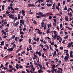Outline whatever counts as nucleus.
Returning <instances> with one entry per match:
<instances>
[{
  "mask_svg": "<svg viewBox=\"0 0 73 73\" xmlns=\"http://www.w3.org/2000/svg\"><path fill=\"white\" fill-rule=\"evenodd\" d=\"M52 17H51V16H50L49 17V19H50V20H51V19H52Z\"/></svg>",
  "mask_w": 73,
  "mask_h": 73,
  "instance_id": "58",
  "label": "nucleus"
},
{
  "mask_svg": "<svg viewBox=\"0 0 73 73\" xmlns=\"http://www.w3.org/2000/svg\"><path fill=\"white\" fill-rule=\"evenodd\" d=\"M12 70L11 69V70H9L8 71L9 72H12Z\"/></svg>",
  "mask_w": 73,
  "mask_h": 73,
  "instance_id": "55",
  "label": "nucleus"
},
{
  "mask_svg": "<svg viewBox=\"0 0 73 73\" xmlns=\"http://www.w3.org/2000/svg\"><path fill=\"white\" fill-rule=\"evenodd\" d=\"M41 17H46V15L45 14L41 15Z\"/></svg>",
  "mask_w": 73,
  "mask_h": 73,
  "instance_id": "10",
  "label": "nucleus"
},
{
  "mask_svg": "<svg viewBox=\"0 0 73 73\" xmlns=\"http://www.w3.org/2000/svg\"><path fill=\"white\" fill-rule=\"evenodd\" d=\"M62 24H60V28H62Z\"/></svg>",
  "mask_w": 73,
  "mask_h": 73,
  "instance_id": "59",
  "label": "nucleus"
},
{
  "mask_svg": "<svg viewBox=\"0 0 73 73\" xmlns=\"http://www.w3.org/2000/svg\"><path fill=\"white\" fill-rule=\"evenodd\" d=\"M10 7H12V6H13V4L12 3L10 4L9 5Z\"/></svg>",
  "mask_w": 73,
  "mask_h": 73,
  "instance_id": "27",
  "label": "nucleus"
},
{
  "mask_svg": "<svg viewBox=\"0 0 73 73\" xmlns=\"http://www.w3.org/2000/svg\"><path fill=\"white\" fill-rule=\"evenodd\" d=\"M54 46L56 47V48H57V44H55L54 45Z\"/></svg>",
  "mask_w": 73,
  "mask_h": 73,
  "instance_id": "60",
  "label": "nucleus"
},
{
  "mask_svg": "<svg viewBox=\"0 0 73 73\" xmlns=\"http://www.w3.org/2000/svg\"><path fill=\"white\" fill-rule=\"evenodd\" d=\"M26 71H27V72H28V73H30V72L29 71V70L26 69Z\"/></svg>",
  "mask_w": 73,
  "mask_h": 73,
  "instance_id": "36",
  "label": "nucleus"
},
{
  "mask_svg": "<svg viewBox=\"0 0 73 73\" xmlns=\"http://www.w3.org/2000/svg\"><path fill=\"white\" fill-rule=\"evenodd\" d=\"M41 16H36V18H37V19H38V18H41Z\"/></svg>",
  "mask_w": 73,
  "mask_h": 73,
  "instance_id": "18",
  "label": "nucleus"
},
{
  "mask_svg": "<svg viewBox=\"0 0 73 73\" xmlns=\"http://www.w3.org/2000/svg\"><path fill=\"white\" fill-rule=\"evenodd\" d=\"M56 8L57 9H58V11H59L60 10V8L58 7V6H56Z\"/></svg>",
  "mask_w": 73,
  "mask_h": 73,
  "instance_id": "20",
  "label": "nucleus"
},
{
  "mask_svg": "<svg viewBox=\"0 0 73 73\" xmlns=\"http://www.w3.org/2000/svg\"><path fill=\"white\" fill-rule=\"evenodd\" d=\"M32 70H33V72L34 71H35V67H33V68H32Z\"/></svg>",
  "mask_w": 73,
  "mask_h": 73,
  "instance_id": "23",
  "label": "nucleus"
},
{
  "mask_svg": "<svg viewBox=\"0 0 73 73\" xmlns=\"http://www.w3.org/2000/svg\"><path fill=\"white\" fill-rule=\"evenodd\" d=\"M45 46L47 47V49H49V47L48 45H47L46 44Z\"/></svg>",
  "mask_w": 73,
  "mask_h": 73,
  "instance_id": "6",
  "label": "nucleus"
},
{
  "mask_svg": "<svg viewBox=\"0 0 73 73\" xmlns=\"http://www.w3.org/2000/svg\"><path fill=\"white\" fill-rule=\"evenodd\" d=\"M1 73H5V72H4V71H1Z\"/></svg>",
  "mask_w": 73,
  "mask_h": 73,
  "instance_id": "64",
  "label": "nucleus"
},
{
  "mask_svg": "<svg viewBox=\"0 0 73 73\" xmlns=\"http://www.w3.org/2000/svg\"><path fill=\"white\" fill-rule=\"evenodd\" d=\"M72 44H73V42H72L71 43L68 44V45H69L70 46L72 45Z\"/></svg>",
  "mask_w": 73,
  "mask_h": 73,
  "instance_id": "8",
  "label": "nucleus"
},
{
  "mask_svg": "<svg viewBox=\"0 0 73 73\" xmlns=\"http://www.w3.org/2000/svg\"><path fill=\"white\" fill-rule=\"evenodd\" d=\"M14 16V15H13L11 14V15L9 16V18H12V17H13Z\"/></svg>",
  "mask_w": 73,
  "mask_h": 73,
  "instance_id": "7",
  "label": "nucleus"
},
{
  "mask_svg": "<svg viewBox=\"0 0 73 73\" xmlns=\"http://www.w3.org/2000/svg\"><path fill=\"white\" fill-rule=\"evenodd\" d=\"M66 28H68L70 30H72V28H70L69 27H66Z\"/></svg>",
  "mask_w": 73,
  "mask_h": 73,
  "instance_id": "17",
  "label": "nucleus"
},
{
  "mask_svg": "<svg viewBox=\"0 0 73 73\" xmlns=\"http://www.w3.org/2000/svg\"><path fill=\"white\" fill-rule=\"evenodd\" d=\"M14 9L15 10H19V9L17 8V7H16Z\"/></svg>",
  "mask_w": 73,
  "mask_h": 73,
  "instance_id": "39",
  "label": "nucleus"
},
{
  "mask_svg": "<svg viewBox=\"0 0 73 73\" xmlns=\"http://www.w3.org/2000/svg\"><path fill=\"white\" fill-rule=\"evenodd\" d=\"M50 48L51 50H53V48H52V46H51V45H50Z\"/></svg>",
  "mask_w": 73,
  "mask_h": 73,
  "instance_id": "14",
  "label": "nucleus"
},
{
  "mask_svg": "<svg viewBox=\"0 0 73 73\" xmlns=\"http://www.w3.org/2000/svg\"><path fill=\"white\" fill-rule=\"evenodd\" d=\"M9 66L10 69H11V68H12V66H11V65H9Z\"/></svg>",
  "mask_w": 73,
  "mask_h": 73,
  "instance_id": "34",
  "label": "nucleus"
},
{
  "mask_svg": "<svg viewBox=\"0 0 73 73\" xmlns=\"http://www.w3.org/2000/svg\"><path fill=\"white\" fill-rule=\"evenodd\" d=\"M35 65H37V66H38V64L37 63L35 62Z\"/></svg>",
  "mask_w": 73,
  "mask_h": 73,
  "instance_id": "50",
  "label": "nucleus"
},
{
  "mask_svg": "<svg viewBox=\"0 0 73 73\" xmlns=\"http://www.w3.org/2000/svg\"><path fill=\"white\" fill-rule=\"evenodd\" d=\"M64 10H67V7L66 6H65Z\"/></svg>",
  "mask_w": 73,
  "mask_h": 73,
  "instance_id": "30",
  "label": "nucleus"
},
{
  "mask_svg": "<svg viewBox=\"0 0 73 73\" xmlns=\"http://www.w3.org/2000/svg\"><path fill=\"white\" fill-rule=\"evenodd\" d=\"M14 19L15 20H17V17H15Z\"/></svg>",
  "mask_w": 73,
  "mask_h": 73,
  "instance_id": "42",
  "label": "nucleus"
},
{
  "mask_svg": "<svg viewBox=\"0 0 73 73\" xmlns=\"http://www.w3.org/2000/svg\"><path fill=\"white\" fill-rule=\"evenodd\" d=\"M4 41H3L2 42H1V44H0V45H4Z\"/></svg>",
  "mask_w": 73,
  "mask_h": 73,
  "instance_id": "5",
  "label": "nucleus"
},
{
  "mask_svg": "<svg viewBox=\"0 0 73 73\" xmlns=\"http://www.w3.org/2000/svg\"><path fill=\"white\" fill-rule=\"evenodd\" d=\"M38 66H39V67H40L41 66H42V65H41V64L38 63Z\"/></svg>",
  "mask_w": 73,
  "mask_h": 73,
  "instance_id": "33",
  "label": "nucleus"
},
{
  "mask_svg": "<svg viewBox=\"0 0 73 73\" xmlns=\"http://www.w3.org/2000/svg\"><path fill=\"white\" fill-rule=\"evenodd\" d=\"M55 60L56 61V62H58V59H57V58H56L55 59Z\"/></svg>",
  "mask_w": 73,
  "mask_h": 73,
  "instance_id": "16",
  "label": "nucleus"
},
{
  "mask_svg": "<svg viewBox=\"0 0 73 73\" xmlns=\"http://www.w3.org/2000/svg\"><path fill=\"white\" fill-rule=\"evenodd\" d=\"M65 19L66 21H68V16H67L66 17H65Z\"/></svg>",
  "mask_w": 73,
  "mask_h": 73,
  "instance_id": "2",
  "label": "nucleus"
},
{
  "mask_svg": "<svg viewBox=\"0 0 73 73\" xmlns=\"http://www.w3.org/2000/svg\"><path fill=\"white\" fill-rule=\"evenodd\" d=\"M46 23H44V30H45V29H46Z\"/></svg>",
  "mask_w": 73,
  "mask_h": 73,
  "instance_id": "4",
  "label": "nucleus"
},
{
  "mask_svg": "<svg viewBox=\"0 0 73 73\" xmlns=\"http://www.w3.org/2000/svg\"><path fill=\"white\" fill-rule=\"evenodd\" d=\"M11 11H15V10L13 9V8L12 7H11Z\"/></svg>",
  "mask_w": 73,
  "mask_h": 73,
  "instance_id": "45",
  "label": "nucleus"
},
{
  "mask_svg": "<svg viewBox=\"0 0 73 73\" xmlns=\"http://www.w3.org/2000/svg\"><path fill=\"white\" fill-rule=\"evenodd\" d=\"M22 34H23V32H21L20 33V35H21Z\"/></svg>",
  "mask_w": 73,
  "mask_h": 73,
  "instance_id": "61",
  "label": "nucleus"
},
{
  "mask_svg": "<svg viewBox=\"0 0 73 73\" xmlns=\"http://www.w3.org/2000/svg\"><path fill=\"white\" fill-rule=\"evenodd\" d=\"M19 67L20 68H23V66H19Z\"/></svg>",
  "mask_w": 73,
  "mask_h": 73,
  "instance_id": "56",
  "label": "nucleus"
},
{
  "mask_svg": "<svg viewBox=\"0 0 73 73\" xmlns=\"http://www.w3.org/2000/svg\"><path fill=\"white\" fill-rule=\"evenodd\" d=\"M39 46H41V48H44V46L41 44H40L39 45Z\"/></svg>",
  "mask_w": 73,
  "mask_h": 73,
  "instance_id": "15",
  "label": "nucleus"
},
{
  "mask_svg": "<svg viewBox=\"0 0 73 73\" xmlns=\"http://www.w3.org/2000/svg\"><path fill=\"white\" fill-rule=\"evenodd\" d=\"M9 13H8V10L6 12V13H7V15H8V14H9Z\"/></svg>",
  "mask_w": 73,
  "mask_h": 73,
  "instance_id": "49",
  "label": "nucleus"
},
{
  "mask_svg": "<svg viewBox=\"0 0 73 73\" xmlns=\"http://www.w3.org/2000/svg\"><path fill=\"white\" fill-rule=\"evenodd\" d=\"M22 13H25V11H24V10H22Z\"/></svg>",
  "mask_w": 73,
  "mask_h": 73,
  "instance_id": "63",
  "label": "nucleus"
},
{
  "mask_svg": "<svg viewBox=\"0 0 73 73\" xmlns=\"http://www.w3.org/2000/svg\"><path fill=\"white\" fill-rule=\"evenodd\" d=\"M73 54V52L70 51V54Z\"/></svg>",
  "mask_w": 73,
  "mask_h": 73,
  "instance_id": "54",
  "label": "nucleus"
},
{
  "mask_svg": "<svg viewBox=\"0 0 73 73\" xmlns=\"http://www.w3.org/2000/svg\"><path fill=\"white\" fill-rule=\"evenodd\" d=\"M5 7V6L4 5H3L2 7V10H4V7Z\"/></svg>",
  "mask_w": 73,
  "mask_h": 73,
  "instance_id": "12",
  "label": "nucleus"
},
{
  "mask_svg": "<svg viewBox=\"0 0 73 73\" xmlns=\"http://www.w3.org/2000/svg\"><path fill=\"white\" fill-rule=\"evenodd\" d=\"M60 48L61 50H62L63 49V47H60Z\"/></svg>",
  "mask_w": 73,
  "mask_h": 73,
  "instance_id": "48",
  "label": "nucleus"
},
{
  "mask_svg": "<svg viewBox=\"0 0 73 73\" xmlns=\"http://www.w3.org/2000/svg\"><path fill=\"white\" fill-rule=\"evenodd\" d=\"M39 15H43V13H42L41 12H39Z\"/></svg>",
  "mask_w": 73,
  "mask_h": 73,
  "instance_id": "35",
  "label": "nucleus"
},
{
  "mask_svg": "<svg viewBox=\"0 0 73 73\" xmlns=\"http://www.w3.org/2000/svg\"><path fill=\"white\" fill-rule=\"evenodd\" d=\"M40 69H43V67H42V66H40Z\"/></svg>",
  "mask_w": 73,
  "mask_h": 73,
  "instance_id": "41",
  "label": "nucleus"
},
{
  "mask_svg": "<svg viewBox=\"0 0 73 73\" xmlns=\"http://www.w3.org/2000/svg\"><path fill=\"white\" fill-rule=\"evenodd\" d=\"M18 19H20V15L19 14H18Z\"/></svg>",
  "mask_w": 73,
  "mask_h": 73,
  "instance_id": "25",
  "label": "nucleus"
},
{
  "mask_svg": "<svg viewBox=\"0 0 73 73\" xmlns=\"http://www.w3.org/2000/svg\"><path fill=\"white\" fill-rule=\"evenodd\" d=\"M38 72H39V73H41L43 72V71L41 69H40V70L38 71Z\"/></svg>",
  "mask_w": 73,
  "mask_h": 73,
  "instance_id": "3",
  "label": "nucleus"
},
{
  "mask_svg": "<svg viewBox=\"0 0 73 73\" xmlns=\"http://www.w3.org/2000/svg\"><path fill=\"white\" fill-rule=\"evenodd\" d=\"M49 33V31H48V30H47L46 33L47 34H48Z\"/></svg>",
  "mask_w": 73,
  "mask_h": 73,
  "instance_id": "46",
  "label": "nucleus"
},
{
  "mask_svg": "<svg viewBox=\"0 0 73 73\" xmlns=\"http://www.w3.org/2000/svg\"><path fill=\"white\" fill-rule=\"evenodd\" d=\"M17 37H16L15 38V40L16 41H17Z\"/></svg>",
  "mask_w": 73,
  "mask_h": 73,
  "instance_id": "32",
  "label": "nucleus"
},
{
  "mask_svg": "<svg viewBox=\"0 0 73 73\" xmlns=\"http://www.w3.org/2000/svg\"><path fill=\"white\" fill-rule=\"evenodd\" d=\"M40 60V59L39 58H38V60L37 61V62L38 63L39 62V60Z\"/></svg>",
  "mask_w": 73,
  "mask_h": 73,
  "instance_id": "47",
  "label": "nucleus"
},
{
  "mask_svg": "<svg viewBox=\"0 0 73 73\" xmlns=\"http://www.w3.org/2000/svg\"><path fill=\"white\" fill-rule=\"evenodd\" d=\"M14 24L15 25L14 27H16L17 26V25L16 23H14Z\"/></svg>",
  "mask_w": 73,
  "mask_h": 73,
  "instance_id": "38",
  "label": "nucleus"
},
{
  "mask_svg": "<svg viewBox=\"0 0 73 73\" xmlns=\"http://www.w3.org/2000/svg\"><path fill=\"white\" fill-rule=\"evenodd\" d=\"M19 41L20 42H21V41H23V39L22 38H21L19 40Z\"/></svg>",
  "mask_w": 73,
  "mask_h": 73,
  "instance_id": "51",
  "label": "nucleus"
},
{
  "mask_svg": "<svg viewBox=\"0 0 73 73\" xmlns=\"http://www.w3.org/2000/svg\"><path fill=\"white\" fill-rule=\"evenodd\" d=\"M51 72H52V73H54V71H55V69H54L51 70Z\"/></svg>",
  "mask_w": 73,
  "mask_h": 73,
  "instance_id": "22",
  "label": "nucleus"
},
{
  "mask_svg": "<svg viewBox=\"0 0 73 73\" xmlns=\"http://www.w3.org/2000/svg\"><path fill=\"white\" fill-rule=\"evenodd\" d=\"M57 38L56 36H54L53 37V38H52V39H56Z\"/></svg>",
  "mask_w": 73,
  "mask_h": 73,
  "instance_id": "24",
  "label": "nucleus"
},
{
  "mask_svg": "<svg viewBox=\"0 0 73 73\" xmlns=\"http://www.w3.org/2000/svg\"><path fill=\"white\" fill-rule=\"evenodd\" d=\"M64 51L65 52H68V50H64Z\"/></svg>",
  "mask_w": 73,
  "mask_h": 73,
  "instance_id": "57",
  "label": "nucleus"
},
{
  "mask_svg": "<svg viewBox=\"0 0 73 73\" xmlns=\"http://www.w3.org/2000/svg\"><path fill=\"white\" fill-rule=\"evenodd\" d=\"M23 22V20H20V23L21 24Z\"/></svg>",
  "mask_w": 73,
  "mask_h": 73,
  "instance_id": "40",
  "label": "nucleus"
},
{
  "mask_svg": "<svg viewBox=\"0 0 73 73\" xmlns=\"http://www.w3.org/2000/svg\"><path fill=\"white\" fill-rule=\"evenodd\" d=\"M53 24L54 26H56V23H53Z\"/></svg>",
  "mask_w": 73,
  "mask_h": 73,
  "instance_id": "62",
  "label": "nucleus"
},
{
  "mask_svg": "<svg viewBox=\"0 0 73 73\" xmlns=\"http://www.w3.org/2000/svg\"><path fill=\"white\" fill-rule=\"evenodd\" d=\"M38 33V34H40V35H41V34H42V32H41L39 31Z\"/></svg>",
  "mask_w": 73,
  "mask_h": 73,
  "instance_id": "19",
  "label": "nucleus"
},
{
  "mask_svg": "<svg viewBox=\"0 0 73 73\" xmlns=\"http://www.w3.org/2000/svg\"><path fill=\"white\" fill-rule=\"evenodd\" d=\"M7 50L8 51H9V50H10V52H12V51L13 50V48H11L7 49Z\"/></svg>",
  "mask_w": 73,
  "mask_h": 73,
  "instance_id": "1",
  "label": "nucleus"
},
{
  "mask_svg": "<svg viewBox=\"0 0 73 73\" xmlns=\"http://www.w3.org/2000/svg\"><path fill=\"white\" fill-rule=\"evenodd\" d=\"M38 54L40 56H41V55H42L41 53H40V52H38Z\"/></svg>",
  "mask_w": 73,
  "mask_h": 73,
  "instance_id": "11",
  "label": "nucleus"
},
{
  "mask_svg": "<svg viewBox=\"0 0 73 73\" xmlns=\"http://www.w3.org/2000/svg\"><path fill=\"white\" fill-rule=\"evenodd\" d=\"M33 23L34 24H37V22H36V21L34 20L33 22Z\"/></svg>",
  "mask_w": 73,
  "mask_h": 73,
  "instance_id": "29",
  "label": "nucleus"
},
{
  "mask_svg": "<svg viewBox=\"0 0 73 73\" xmlns=\"http://www.w3.org/2000/svg\"><path fill=\"white\" fill-rule=\"evenodd\" d=\"M44 22H42L41 23V26H43V25H44Z\"/></svg>",
  "mask_w": 73,
  "mask_h": 73,
  "instance_id": "31",
  "label": "nucleus"
},
{
  "mask_svg": "<svg viewBox=\"0 0 73 73\" xmlns=\"http://www.w3.org/2000/svg\"><path fill=\"white\" fill-rule=\"evenodd\" d=\"M16 35H14L12 37V38H15Z\"/></svg>",
  "mask_w": 73,
  "mask_h": 73,
  "instance_id": "26",
  "label": "nucleus"
},
{
  "mask_svg": "<svg viewBox=\"0 0 73 73\" xmlns=\"http://www.w3.org/2000/svg\"><path fill=\"white\" fill-rule=\"evenodd\" d=\"M31 4H29L28 5V7H31Z\"/></svg>",
  "mask_w": 73,
  "mask_h": 73,
  "instance_id": "53",
  "label": "nucleus"
},
{
  "mask_svg": "<svg viewBox=\"0 0 73 73\" xmlns=\"http://www.w3.org/2000/svg\"><path fill=\"white\" fill-rule=\"evenodd\" d=\"M69 58V56H65L64 58V59H68Z\"/></svg>",
  "mask_w": 73,
  "mask_h": 73,
  "instance_id": "13",
  "label": "nucleus"
},
{
  "mask_svg": "<svg viewBox=\"0 0 73 73\" xmlns=\"http://www.w3.org/2000/svg\"><path fill=\"white\" fill-rule=\"evenodd\" d=\"M31 39H29V44H30V43H31Z\"/></svg>",
  "mask_w": 73,
  "mask_h": 73,
  "instance_id": "44",
  "label": "nucleus"
},
{
  "mask_svg": "<svg viewBox=\"0 0 73 73\" xmlns=\"http://www.w3.org/2000/svg\"><path fill=\"white\" fill-rule=\"evenodd\" d=\"M34 56L35 57V58H37V55H36L35 54H34Z\"/></svg>",
  "mask_w": 73,
  "mask_h": 73,
  "instance_id": "28",
  "label": "nucleus"
},
{
  "mask_svg": "<svg viewBox=\"0 0 73 73\" xmlns=\"http://www.w3.org/2000/svg\"><path fill=\"white\" fill-rule=\"evenodd\" d=\"M3 64H1V66L0 67V68H3Z\"/></svg>",
  "mask_w": 73,
  "mask_h": 73,
  "instance_id": "37",
  "label": "nucleus"
},
{
  "mask_svg": "<svg viewBox=\"0 0 73 73\" xmlns=\"http://www.w3.org/2000/svg\"><path fill=\"white\" fill-rule=\"evenodd\" d=\"M54 7V5H53L52 6L53 8H52V9H54L55 8Z\"/></svg>",
  "mask_w": 73,
  "mask_h": 73,
  "instance_id": "43",
  "label": "nucleus"
},
{
  "mask_svg": "<svg viewBox=\"0 0 73 73\" xmlns=\"http://www.w3.org/2000/svg\"><path fill=\"white\" fill-rule=\"evenodd\" d=\"M43 50H44V51H45L46 50H47V49L46 48H43Z\"/></svg>",
  "mask_w": 73,
  "mask_h": 73,
  "instance_id": "52",
  "label": "nucleus"
},
{
  "mask_svg": "<svg viewBox=\"0 0 73 73\" xmlns=\"http://www.w3.org/2000/svg\"><path fill=\"white\" fill-rule=\"evenodd\" d=\"M51 45H54V42H53L51 43Z\"/></svg>",
  "mask_w": 73,
  "mask_h": 73,
  "instance_id": "21",
  "label": "nucleus"
},
{
  "mask_svg": "<svg viewBox=\"0 0 73 73\" xmlns=\"http://www.w3.org/2000/svg\"><path fill=\"white\" fill-rule=\"evenodd\" d=\"M68 14L69 16H70V17H72V15H73V14H70L69 13H68Z\"/></svg>",
  "mask_w": 73,
  "mask_h": 73,
  "instance_id": "9",
  "label": "nucleus"
}]
</instances>
